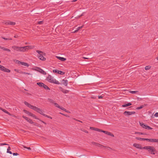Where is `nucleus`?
<instances>
[{
    "label": "nucleus",
    "instance_id": "23",
    "mask_svg": "<svg viewBox=\"0 0 158 158\" xmlns=\"http://www.w3.org/2000/svg\"><path fill=\"white\" fill-rule=\"evenodd\" d=\"M131 103H129L126 104L122 105V107H126L131 106Z\"/></svg>",
    "mask_w": 158,
    "mask_h": 158
},
{
    "label": "nucleus",
    "instance_id": "42",
    "mask_svg": "<svg viewBox=\"0 0 158 158\" xmlns=\"http://www.w3.org/2000/svg\"><path fill=\"white\" fill-rule=\"evenodd\" d=\"M64 110H63L65 111L66 112H67V113H70V111H68L67 110L65 109L64 108Z\"/></svg>",
    "mask_w": 158,
    "mask_h": 158
},
{
    "label": "nucleus",
    "instance_id": "18",
    "mask_svg": "<svg viewBox=\"0 0 158 158\" xmlns=\"http://www.w3.org/2000/svg\"><path fill=\"white\" fill-rule=\"evenodd\" d=\"M91 144L92 145H95L98 147L102 146L101 144L94 142H92Z\"/></svg>",
    "mask_w": 158,
    "mask_h": 158
},
{
    "label": "nucleus",
    "instance_id": "36",
    "mask_svg": "<svg viewBox=\"0 0 158 158\" xmlns=\"http://www.w3.org/2000/svg\"><path fill=\"white\" fill-rule=\"evenodd\" d=\"M129 92L132 94H135L136 93L138 92V91H129Z\"/></svg>",
    "mask_w": 158,
    "mask_h": 158
},
{
    "label": "nucleus",
    "instance_id": "34",
    "mask_svg": "<svg viewBox=\"0 0 158 158\" xmlns=\"http://www.w3.org/2000/svg\"><path fill=\"white\" fill-rule=\"evenodd\" d=\"M144 140H146L150 142H152V139H147V138H144Z\"/></svg>",
    "mask_w": 158,
    "mask_h": 158
},
{
    "label": "nucleus",
    "instance_id": "45",
    "mask_svg": "<svg viewBox=\"0 0 158 158\" xmlns=\"http://www.w3.org/2000/svg\"><path fill=\"white\" fill-rule=\"evenodd\" d=\"M33 124L35 126H36L37 127L39 126V124H37V123H35L34 122V123H33Z\"/></svg>",
    "mask_w": 158,
    "mask_h": 158
},
{
    "label": "nucleus",
    "instance_id": "46",
    "mask_svg": "<svg viewBox=\"0 0 158 158\" xmlns=\"http://www.w3.org/2000/svg\"><path fill=\"white\" fill-rule=\"evenodd\" d=\"M53 72L54 73H57L58 72V70L56 69H54L53 70Z\"/></svg>",
    "mask_w": 158,
    "mask_h": 158
},
{
    "label": "nucleus",
    "instance_id": "5",
    "mask_svg": "<svg viewBox=\"0 0 158 158\" xmlns=\"http://www.w3.org/2000/svg\"><path fill=\"white\" fill-rule=\"evenodd\" d=\"M12 48L15 51L18 52H24L23 47H18L16 46H13Z\"/></svg>",
    "mask_w": 158,
    "mask_h": 158
},
{
    "label": "nucleus",
    "instance_id": "31",
    "mask_svg": "<svg viewBox=\"0 0 158 158\" xmlns=\"http://www.w3.org/2000/svg\"><path fill=\"white\" fill-rule=\"evenodd\" d=\"M151 68V66H146L145 67V69L146 70H148L149 69H150Z\"/></svg>",
    "mask_w": 158,
    "mask_h": 158
},
{
    "label": "nucleus",
    "instance_id": "57",
    "mask_svg": "<svg viewBox=\"0 0 158 158\" xmlns=\"http://www.w3.org/2000/svg\"><path fill=\"white\" fill-rule=\"evenodd\" d=\"M19 61V60H16L15 62L17 64H18Z\"/></svg>",
    "mask_w": 158,
    "mask_h": 158
},
{
    "label": "nucleus",
    "instance_id": "63",
    "mask_svg": "<svg viewBox=\"0 0 158 158\" xmlns=\"http://www.w3.org/2000/svg\"><path fill=\"white\" fill-rule=\"evenodd\" d=\"M8 144L5 143H3V145H8Z\"/></svg>",
    "mask_w": 158,
    "mask_h": 158
},
{
    "label": "nucleus",
    "instance_id": "54",
    "mask_svg": "<svg viewBox=\"0 0 158 158\" xmlns=\"http://www.w3.org/2000/svg\"><path fill=\"white\" fill-rule=\"evenodd\" d=\"M14 70L17 72L19 73V70L18 69H14Z\"/></svg>",
    "mask_w": 158,
    "mask_h": 158
},
{
    "label": "nucleus",
    "instance_id": "48",
    "mask_svg": "<svg viewBox=\"0 0 158 158\" xmlns=\"http://www.w3.org/2000/svg\"><path fill=\"white\" fill-rule=\"evenodd\" d=\"M5 51L9 52H10V49L7 48L5 49Z\"/></svg>",
    "mask_w": 158,
    "mask_h": 158
},
{
    "label": "nucleus",
    "instance_id": "3",
    "mask_svg": "<svg viewBox=\"0 0 158 158\" xmlns=\"http://www.w3.org/2000/svg\"><path fill=\"white\" fill-rule=\"evenodd\" d=\"M36 52L39 54L37 56L40 60L43 61H45L46 60V58L44 57V56H45V53L39 50H36Z\"/></svg>",
    "mask_w": 158,
    "mask_h": 158
},
{
    "label": "nucleus",
    "instance_id": "29",
    "mask_svg": "<svg viewBox=\"0 0 158 158\" xmlns=\"http://www.w3.org/2000/svg\"><path fill=\"white\" fill-rule=\"evenodd\" d=\"M11 149L10 148V147H9L7 149V152L8 153H9L10 154H12V153L11 151H9V150H10Z\"/></svg>",
    "mask_w": 158,
    "mask_h": 158
},
{
    "label": "nucleus",
    "instance_id": "56",
    "mask_svg": "<svg viewBox=\"0 0 158 158\" xmlns=\"http://www.w3.org/2000/svg\"><path fill=\"white\" fill-rule=\"evenodd\" d=\"M42 21H40L38 22L39 24H41L42 23Z\"/></svg>",
    "mask_w": 158,
    "mask_h": 158
},
{
    "label": "nucleus",
    "instance_id": "38",
    "mask_svg": "<svg viewBox=\"0 0 158 158\" xmlns=\"http://www.w3.org/2000/svg\"><path fill=\"white\" fill-rule=\"evenodd\" d=\"M2 39H3L5 40H12V39L11 38H5V37H2Z\"/></svg>",
    "mask_w": 158,
    "mask_h": 158
},
{
    "label": "nucleus",
    "instance_id": "6",
    "mask_svg": "<svg viewBox=\"0 0 158 158\" xmlns=\"http://www.w3.org/2000/svg\"><path fill=\"white\" fill-rule=\"evenodd\" d=\"M139 123L140 126L143 128L148 129H152L149 126L146 125L142 123L139 122Z\"/></svg>",
    "mask_w": 158,
    "mask_h": 158
},
{
    "label": "nucleus",
    "instance_id": "14",
    "mask_svg": "<svg viewBox=\"0 0 158 158\" xmlns=\"http://www.w3.org/2000/svg\"><path fill=\"white\" fill-rule=\"evenodd\" d=\"M90 129L91 130H94V131H99V132H101V131L102 130H101V129H98L97 128H94V127H90Z\"/></svg>",
    "mask_w": 158,
    "mask_h": 158
},
{
    "label": "nucleus",
    "instance_id": "24",
    "mask_svg": "<svg viewBox=\"0 0 158 158\" xmlns=\"http://www.w3.org/2000/svg\"><path fill=\"white\" fill-rule=\"evenodd\" d=\"M21 64L23 65L24 66H27V67H28L29 66V64H27L26 63H25L23 62H22V63H21Z\"/></svg>",
    "mask_w": 158,
    "mask_h": 158
},
{
    "label": "nucleus",
    "instance_id": "61",
    "mask_svg": "<svg viewBox=\"0 0 158 158\" xmlns=\"http://www.w3.org/2000/svg\"><path fill=\"white\" fill-rule=\"evenodd\" d=\"M38 127H40V128L42 127V126L41 125H40L39 124V126Z\"/></svg>",
    "mask_w": 158,
    "mask_h": 158
},
{
    "label": "nucleus",
    "instance_id": "21",
    "mask_svg": "<svg viewBox=\"0 0 158 158\" xmlns=\"http://www.w3.org/2000/svg\"><path fill=\"white\" fill-rule=\"evenodd\" d=\"M135 134H137L138 135H146V134L145 133L143 132H135Z\"/></svg>",
    "mask_w": 158,
    "mask_h": 158
},
{
    "label": "nucleus",
    "instance_id": "40",
    "mask_svg": "<svg viewBox=\"0 0 158 158\" xmlns=\"http://www.w3.org/2000/svg\"><path fill=\"white\" fill-rule=\"evenodd\" d=\"M32 114V113H31L30 112H28L27 114L29 116H31V115Z\"/></svg>",
    "mask_w": 158,
    "mask_h": 158
},
{
    "label": "nucleus",
    "instance_id": "53",
    "mask_svg": "<svg viewBox=\"0 0 158 158\" xmlns=\"http://www.w3.org/2000/svg\"><path fill=\"white\" fill-rule=\"evenodd\" d=\"M41 122L42 123H44V124H46V123H45V122H44V121H42L40 120Z\"/></svg>",
    "mask_w": 158,
    "mask_h": 158
},
{
    "label": "nucleus",
    "instance_id": "7",
    "mask_svg": "<svg viewBox=\"0 0 158 158\" xmlns=\"http://www.w3.org/2000/svg\"><path fill=\"white\" fill-rule=\"evenodd\" d=\"M0 70L5 72L10 73V70L5 68L4 66L0 65Z\"/></svg>",
    "mask_w": 158,
    "mask_h": 158
},
{
    "label": "nucleus",
    "instance_id": "47",
    "mask_svg": "<svg viewBox=\"0 0 158 158\" xmlns=\"http://www.w3.org/2000/svg\"><path fill=\"white\" fill-rule=\"evenodd\" d=\"M154 116L155 117H158V112L156 113L155 114H154Z\"/></svg>",
    "mask_w": 158,
    "mask_h": 158
},
{
    "label": "nucleus",
    "instance_id": "13",
    "mask_svg": "<svg viewBox=\"0 0 158 158\" xmlns=\"http://www.w3.org/2000/svg\"><path fill=\"white\" fill-rule=\"evenodd\" d=\"M0 109L1 110H2L5 113L8 114H9V115H10V116H13V117H15V116L14 115H12L11 114H10L6 110H5L4 109H3L1 108H0Z\"/></svg>",
    "mask_w": 158,
    "mask_h": 158
},
{
    "label": "nucleus",
    "instance_id": "25",
    "mask_svg": "<svg viewBox=\"0 0 158 158\" xmlns=\"http://www.w3.org/2000/svg\"><path fill=\"white\" fill-rule=\"evenodd\" d=\"M20 73L22 74H27V75H31V76L32 75V74H31L30 73H26V72H20Z\"/></svg>",
    "mask_w": 158,
    "mask_h": 158
},
{
    "label": "nucleus",
    "instance_id": "59",
    "mask_svg": "<svg viewBox=\"0 0 158 158\" xmlns=\"http://www.w3.org/2000/svg\"><path fill=\"white\" fill-rule=\"evenodd\" d=\"M30 119L28 118H27V119L26 120L28 122V121H29V120H30Z\"/></svg>",
    "mask_w": 158,
    "mask_h": 158
},
{
    "label": "nucleus",
    "instance_id": "41",
    "mask_svg": "<svg viewBox=\"0 0 158 158\" xmlns=\"http://www.w3.org/2000/svg\"><path fill=\"white\" fill-rule=\"evenodd\" d=\"M23 147L24 148H27V149H28V150H31V148L30 147H27L24 146H23Z\"/></svg>",
    "mask_w": 158,
    "mask_h": 158
},
{
    "label": "nucleus",
    "instance_id": "22",
    "mask_svg": "<svg viewBox=\"0 0 158 158\" xmlns=\"http://www.w3.org/2000/svg\"><path fill=\"white\" fill-rule=\"evenodd\" d=\"M83 26H82L81 27H78L77 28V29L76 30H75L73 32H72L73 33H76V32H77L80 29L82 28L83 27Z\"/></svg>",
    "mask_w": 158,
    "mask_h": 158
},
{
    "label": "nucleus",
    "instance_id": "10",
    "mask_svg": "<svg viewBox=\"0 0 158 158\" xmlns=\"http://www.w3.org/2000/svg\"><path fill=\"white\" fill-rule=\"evenodd\" d=\"M35 70H37V71L40 72V73L44 75H46L47 74L46 73L45 71H44L42 69L39 67H37Z\"/></svg>",
    "mask_w": 158,
    "mask_h": 158
},
{
    "label": "nucleus",
    "instance_id": "39",
    "mask_svg": "<svg viewBox=\"0 0 158 158\" xmlns=\"http://www.w3.org/2000/svg\"><path fill=\"white\" fill-rule=\"evenodd\" d=\"M143 107V106H141L140 107H138L137 108V109L138 110L142 108Z\"/></svg>",
    "mask_w": 158,
    "mask_h": 158
},
{
    "label": "nucleus",
    "instance_id": "28",
    "mask_svg": "<svg viewBox=\"0 0 158 158\" xmlns=\"http://www.w3.org/2000/svg\"><path fill=\"white\" fill-rule=\"evenodd\" d=\"M135 139L139 140H144L145 139L144 138H141L139 137H136Z\"/></svg>",
    "mask_w": 158,
    "mask_h": 158
},
{
    "label": "nucleus",
    "instance_id": "4",
    "mask_svg": "<svg viewBox=\"0 0 158 158\" xmlns=\"http://www.w3.org/2000/svg\"><path fill=\"white\" fill-rule=\"evenodd\" d=\"M47 80L49 82L55 83L56 84H60L59 82L56 80L53 77H52L50 75H48L47 78Z\"/></svg>",
    "mask_w": 158,
    "mask_h": 158
},
{
    "label": "nucleus",
    "instance_id": "64",
    "mask_svg": "<svg viewBox=\"0 0 158 158\" xmlns=\"http://www.w3.org/2000/svg\"><path fill=\"white\" fill-rule=\"evenodd\" d=\"M156 59H157V60H158V56L156 58Z\"/></svg>",
    "mask_w": 158,
    "mask_h": 158
},
{
    "label": "nucleus",
    "instance_id": "1",
    "mask_svg": "<svg viewBox=\"0 0 158 158\" xmlns=\"http://www.w3.org/2000/svg\"><path fill=\"white\" fill-rule=\"evenodd\" d=\"M24 103V104L26 106H27L28 107L33 109V110H34L35 111L37 112L40 113V114L44 115V116L48 118L52 119V118L50 116L44 114L43 113V111L40 108L38 107H37L35 106L31 105V104L28 103L27 102H25Z\"/></svg>",
    "mask_w": 158,
    "mask_h": 158
},
{
    "label": "nucleus",
    "instance_id": "2",
    "mask_svg": "<svg viewBox=\"0 0 158 158\" xmlns=\"http://www.w3.org/2000/svg\"><path fill=\"white\" fill-rule=\"evenodd\" d=\"M143 149L147 150L151 154L154 155L156 152L155 148L153 146H146L143 147Z\"/></svg>",
    "mask_w": 158,
    "mask_h": 158
},
{
    "label": "nucleus",
    "instance_id": "51",
    "mask_svg": "<svg viewBox=\"0 0 158 158\" xmlns=\"http://www.w3.org/2000/svg\"><path fill=\"white\" fill-rule=\"evenodd\" d=\"M23 111L25 113H26L27 114L28 112V111H27L26 110H24Z\"/></svg>",
    "mask_w": 158,
    "mask_h": 158
},
{
    "label": "nucleus",
    "instance_id": "33",
    "mask_svg": "<svg viewBox=\"0 0 158 158\" xmlns=\"http://www.w3.org/2000/svg\"><path fill=\"white\" fill-rule=\"evenodd\" d=\"M31 117H33V118L35 119H39L38 118H37L35 114H32Z\"/></svg>",
    "mask_w": 158,
    "mask_h": 158
},
{
    "label": "nucleus",
    "instance_id": "44",
    "mask_svg": "<svg viewBox=\"0 0 158 158\" xmlns=\"http://www.w3.org/2000/svg\"><path fill=\"white\" fill-rule=\"evenodd\" d=\"M13 155L14 156H18L19 155V154L18 153H13Z\"/></svg>",
    "mask_w": 158,
    "mask_h": 158
},
{
    "label": "nucleus",
    "instance_id": "32",
    "mask_svg": "<svg viewBox=\"0 0 158 158\" xmlns=\"http://www.w3.org/2000/svg\"><path fill=\"white\" fill-rule=\"evenodd\" d=\"M101 146H100L99 147L101 148H108L109 149H111V148H110V147H107L103 146V145H102V144H101Z\"/></svg>",
    "mask_w": 158,
    "mask_h": 158
},
{
    "label": "nucleus",
    "instance_id": "9",
    "mask_svg": "<svg viewBox=\"0 0 158 158\" xmlns=\"http://www.w3.org/2000/svg\"><path fill=\"white\" fill-rule=\"evenodd\" d=\"M34 47V46H27L23 47L24 52L27 51L29 49H33Z\"/></svg>",
    "mask_w": 158,
    "mask_h": 158
},
{
    "label": "nucleus",
    "instance_id": "26",
    "mask_svg": "<svg viewBox=\"0 0 158 158\" xmlns=\"http://www.w3.org/2000/svg\"><path fill=\"white\" fill-rule=\"evenodd\" d=\"M152 143H158V139H152Z\"/></svg>",
    "mask_w": 158,
    "mask_h": 158
},
{
    "label": "nucleus",
    "instance_id": "58",
    "mask_svg": "<svg viewBox=\"0 0 158 158\" xmlns=\"http://www.w3.org/2000/svg\"><path fill=\"white\" fill-rule=\"evenodd\" d=\"M76 121H78V122H81V123H82V122L81 121H80V120H76Z\"/></svg>",
    "mask_w": 158,
    "mask_h": 158
},
{
    "label": "nucleus",
    "instance_id": "55",
    "mask_svg": "<svg viewBox=\"0 0 158 158\" xmlns=\"http://www.w3.org/2000/svg\"><path fill=\"white\" fill-rule=\"evenodd\" d=\"M83 131L86 133H88V132L87 131L84 130V131Z\"/></svg>",
    "mask_w": 158,
    "mask_h": 158
},
{
    "label": "nucleus",
    "instance_id": "49",
    "mask_svg": "<svg viewBox=\"0 0 158 158\" xmlns=\"http://www.w3.org/2000/svg\"><path fill=\"white\" fill-rule=\"evenodd\" d=\"M23 118H24L26 120H27V118H28L27 117H26V116H23Z\"/></svg>",
    "mask_w": 158,
    "mask_h": 158
},
{
    "label": "nucleus",
    "instance_id": "43",
    "mask_svg": "<svg viewBox=\"0 0 158 158\" xmlns=\"http://www.w3.org/2000/svg\"><path fill=\"white\" fill-rule=\"evenodd\" d=\"M62 72L61 71H59L58 70V72H57V73L59 74H62Z\"/></svg>",
    "mask_w": 158,
    "mask_h": 158
},
{
    "label": "nucleus",
    "instance_id": "16",
    "mask_svg": "<svg viewBox=\"0 0 158 158\" xmlns=\"http://www.w3.org/2000/svg\"><path fill=\"white\" fill-rule=\"evenodd\" d=\"M68 83V81L67 80H63L62 81V83L65 86L67 85Z\"/></svg>",
    "mask_w": 158,
    "mask_h": 158
},
{
    "label": "nucleus",
    "instance_id": "60",
    "mask_svg": "<svg viewBox=\"0 0 158 158\" xmlns=\"http://www.w3.org/2000/svg\"><path fill=\"white\" fill-rule=\"evenodd\" d=\"M22 62L19 61V62L18 64H21L22 63Z\"/></svg>",
    "mask_w": 158,
    "mask_h": 158
},
{
    "label": "nucleus",
    "instance_id": "19",
    "mask_svg": "<svg viewBox=\"0 0 158 158\" xmlns=\"http://www.w3.org/2000/svg\"><path fill=\"white\" fill-rule=\"evenodd\" d=\"M37 84L40 87H43L44 85V84L41 82H37Z\"/></svg>",
    "mask_w": 158,
    "mask_h": 158
},
{
    "label": "nucleus",
    "instance_id": "27",
    "mask_svg": "<svg viewBox=\"0 0 158 158\" xmlns=\"http://www.w3.org/2000/svg\"><path fill=\"white\" fill-rule=\"evenodd\" d=\"M15 23L12 22H9L7 23V24L11 25H15Z\"/></svg>",
    "mask_w": 158,
    "mask_h": 158
},
{
    "label": "nucleus",
    "instance_id": "52",
    "mask_svg": "<svg viewBox=\"0 0 158 158\" xmlns=\"http://www.w3.org/2000/svg\"><path fill=\"white\" fill-rule=\"evenodd\" d=\"M1 49L4 51H5V49H6V48L3 47H2Z\"/></svg>",
    "mask_w": 158,
    "mask_h": 158
},
{
    "label": "nucleus",
    "instance_id": "35",
    "mask_svg": "<svg viewBox=\"0 0 158 158\" xmlns=\"http://www.w3.org/2000/svg\"><path fill=\"white\" fill-rule=\"evenodd\" d=\"M48 100H49V102H50V103H53L54 104V103H55V102H54V101L52 99H49Z\"/></svg>",
    "mask_w": 158,
    "mask_h": 158
},
{
    "label": "nucleus",
    "instance_id": "15",
    "mask_svg": "<svg viewBox=\"0 0 158 158\" xmlns=\"http://www.w3.org/2000/svg\"><path fill=\"white\" fill-rule=\"evenodd\" d=\"M54 105L55 106H56V107L59 108H60V109L62 110H64V107H62V106H60L57 103H54Z\"/></svg>",
    "mask_w": 158,
    "mask_h": 158
},
{
    "label": "nucleus",
    "instance_id": "30",
    "mask_svg": "<svg viewBox=\"0 0 158 158\" xmlns=\"http://www.w3.org/2000/svg\"><path fill=\"white\" fill-rule=\"evenodd\" d=\"M43 87L45 89H47V90H50V89L46 85H45L44 84V85L43 86Z\"/></svg>",
    "mask_w": 158,
    "mask_h": 158
},
{
    "label": "nucleus",
    "instance_id": "11",
    "mask_svg": "<svg viewBox=\"0 0 158 158\" xmlns=\"http://www.w3.org/2000/svg\"><path fill=\"white\" fill-rule=\"evenodd\" d=\"M133 146L134 147L138 149H143V147H142L139 144L135 143L133 144Z\"/></svg>",
    "mask_w": 158,
    "mask_h": 158
},
{
    "label": "nucleus",
    "instance_id": "12",
    "mask_svg": "<svg viewBox=\"0 0 158 158\" xmlns=\"http://www.w3.org/2000/svg\"><path fill=\"white\" fill-rule=\"evenodd\" d=\"M101 132H103L104 133H105V134H106V135H110V136H112V137H114V135L112 133H111L110 132H108L107 131H103V130H102L101 131Z\"/></svg>",
    "mask_w": 158,
    "mask_h": 158
},
{
    "label": "nucleus",
    "instance_id": "8",
    "mask_svg": "<svg viewBox=\"0 0 158 158\" xmlns=\"http://www.w3.org/2000/svg\"><path fill=\"white\" fill-rule=\"evenodd\" d=\"M135 113V111H125L123 113V114L126 116L131 115Z\"/></svg>",
    "mask_w": 158,
    "mask_h": 158
},
{
    "label": "nucleus",
    "instance_id": "62",
    "mask_svg": "<svg viewBox=\"0 0 158 158\" xmlns=\"http://www.w3.org/2000/svg\"><path fill=\"white\" fill-rule=\"evenodd\" d=\"M2 145H3V143H0V146H2Z\"/></svg>",
    "mask_w": 158,
    "mask_h": 158
},
{
    "label": "nucleus",
    "instance_id": "17",
    "mask_svg": "<svg viewBox=\"0 0 158 158\" xmlns=\"http://www.w3.org/2000/svg\"><path fill=\"white\" fill-rule=\"evenodd\" d=\"M56 57L60 60L61 61H64L66 60V59L62 57L56 56Z\"/></svg>",
    "mask_w": 158,
    "mask_h": 158
},
{
    "label": "nucleus",
    "instance_id": "37",
    "mask_svg": "<svg viewBox=\"0 0 158 158\" xmlns=\"http://www.w3.org/2000/svg\"><path fill=\"white\" fill-rule=\"evenodd\" d=\"M28 122L31 124L34 123V122H33L32 120H31V119H30V120H29V121H28Z\"/></svg>",
    "mask_w": 158,
    "mask_h": 158
},
{
    "label": "nucleus",
    "instance_id": "20",
    "mask_svg": "<svg viewBox=\"0 0 158 158\" xmlns=\"http://www.w3.org/2000/svg\"><path fill=\"white\" fill-rule=\"evenodd\" d=\"M61 90L64 94H67L69 92V91L67 90L61 88Z\"/></svg>",
    "mask_w": 158,
    "mask_h": 158
},
{
    "label": "nucleus",
    "instance_id": "50",
    "mask_svg": "<svg viewBox=\"0 0 158 158\" xmlns=\"http://www.w3.org/2000/svg\"><path fill=\"white\" fill-rule=\"evenodd\" d=\"M98 97V98L101 99V98H103V97L102 96H99Z\"/></svg>",
    "mask_w": 158,
    "mask_h": 158
}]
</instances>
